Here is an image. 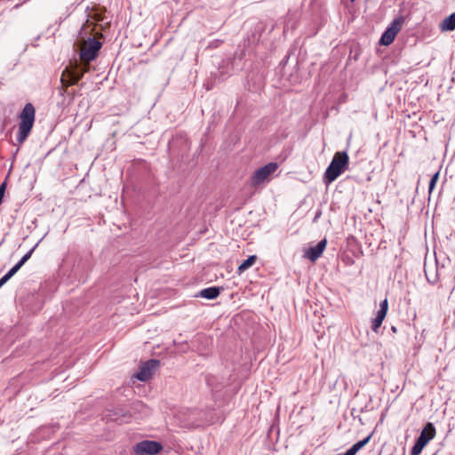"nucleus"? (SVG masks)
<instances>
[{
  "label": "nucleus",
  "instance_id": "7",
  "mask_svg": "<svg viewBox=\"0 0 455 455\" xmlns=\"http://www.w3.org/2000/svg\"><path fill=\"white\" fill-rule=\"evenodd\" d=\"M162 450V443L153 440L140 441L132 448V451L135 455H156Z\"/></svg>",
  "mask_w": 455,
  "mask_h": 455
},
{
  "label": "nucleus",
  "instance_id": "21",
  "mask_svg": "<svg viewBox=\"0 0 455 455\" xmlns=\"http://www.w3.org/2000/svg\"><path fill=\"white\" fill-rule=\"evenodd\" d=\"M37 244H36L31 250H29L23 257L16 263L19 267H21L31 257Z\"/></svg>",
  "mask_w": 455,
  "mask_h": 455
},
{
  "label": "nucleus",
  "instance_id": "10",
  "mask_svg": "<svg viewBox=\"0 0 455 455\" xmlns=\"http://www.w3.org/2000/svg\"><path fill=\"white\" fill-rule=\"evenodd\" d=\"M278 168L276 163H268L264 166L259 168L251 176V185L256 187L263 183L267 178L274 173Z\"/></svg>",
  "mask_w": 455,
  "mask_h": 455
},
{
  "label": "nucleus",
  "instance_id": "1",
  "mask_svg": "<svg viewBox=\"0 0 455 455\" xmlns=\"http://www.w3.org/2000/svg\"><path fill=\"white\" fill-rule=\"evenodd\" d=\"M36 119V108L32 103H27L19 115L18 133L16 140L21 145L29 136Z\"/></svg>",
  "mask_w": 455,
  "mask_h": 455
},
{
  "label": "nucleus",
  "instance_id": "28",
  "mask_svg": "<svg viewBox=\"0 0 455 455\" xmlns=\"http://www.w3.org/2000/svg\"><path fill=\"white\" fill-rule=\"evenodd\" d=\"M16 264L6 273L8 277H12L20 269Z\"/></svg>",
  "mask_w": 455,
  "mask_h": 455
},
{
  "label": "nucleus",
  "instance_id": "25",
  "mask_svg": "<svg viewBox=\"0 0 455 455\" xmlns=\"http://www.w3.org/2000/svg\"><path fill=\"white\" fill-rule=\"evenodd\" d=\"M37 244H36L31 250H29L23 257L16 263L19 267H21L31 257Z\"/></svg>",
  "mask_w": 455,
  "mask_h": 455
},
{
  "label": "nucleus",
  "instance_id": "18",
  "mask_svg": "<svg viewBox=\"0 0 455 455\" xmlns=\"http://www.w3.org/2000/svg\"><path fill=\"white\" fill-rule=\"evenodd\" d=\"M257 260L256 255L249 256L245 260H243L237 268V273L242 274L249 267H251Z\"/></svg>",
  "mask_w": 455,
  "mask_h": 455
},
{
  "label": "nucleus",
  "instance_id": "27",
  "mask_svg": "<svg viewBox=\"0 0 455 455\" xmlns=\"http://www.w3.org/2000/svg\"><path fill=\"white\" fill-rule=\"evenodd\" d=\"M383 321L378 319V318H373L372 321H371V330L375 332V333H378L379 332V330L382 324Z\"/></svg>",
  "mask_w": 455,
  "mask_h": 455
},
{
  "label": "nucleus",
  "instance_id": "12",
  "mask_svg": "<svg viewBox=\"0 0 455 455\" xmlns=\"http://www.w3.org/2000/svg\"><path fill=\"white\" fill-rule=\"evenodd\" d=\"M132 413V418H139L149 414V408L140 401H136L128 409Z\"/></svg>",
  "mask_w": 455,
  "mask_h": 455
},
{
  "label": "nucleus",
  "instance_id": "33",
  "mask_svg": "<svg viewBox=\"0 0 455 455\" xmlns=\"http://www.w3.org/2000/svg\"><path fill=\"white\" fill-rule=\"evenodd\" d=\"M322 215V211L321 210H317L315 214V217L313 219V222H316L317 220L321 217Z\"/></svg>",
  "mask_w": 455,
  "mask_h": 455
},
{
  "label": "nucleus",
  "instance_id": "30",
  "mask_svg": "<svg viewBox=\"0 0 455 455\" xmlns=\"http://www.w3.org/2000/svg\"><path fill=\"white\" fill-rule=\"evenodd\" d=\"M379 310L387 311L388 310V301L387 299L382 300L379 304Z\"/></svg>",
  "mask_w": 455,
  "mask_h": 455
},
{
  "label": "nucleus",
  "instance_id": "32",
  "mask_svg": "<svg viewBox=\"0 0 455 455\" xmlns=\"http://www.w3.org/2000/svg\"><path fill=\"white\" fill-rule=\"evenodd\" d=\"M11 277L7 276V274H5L4 276L0 278V288L10 279Z\"/></svg>",
  "mask_w": 455,
  "mask_h": 455
},
{
  "label": "nucleus",
  "instance_id": "6",
  "mask_svg": "<svg viewBox=\"0 0 455 455\" xmlns=\"http://www.w3.org/2000/svg\"><path fill=\"white\" fill-rule=\"evenodd\" d=\"M102 47V43L94 38L89 37L79 52L80 59L84 62H90L95 60L98 56L100 50Z\"/></svg>",
  "mask_w": 455,
  "mask_h": 455
},
{
  "label": "nucleus",
  "instance_id": "3",
  "mask_svg": "<svg viewBox=\"0 0 455 455\" xmlns=\"http://www.w3.org/2000/svg\"><path fill=\"white\" fill-rule=\"evenodd\" d=\"M435 433L434 424L431 422L427 423L411 448V455H419L428 442L435 436Z\"/></svg>",
  "mask_w": 455,
  "mask_h": 455
},
{
  "label": "nucleus",
  "instance_id": "36",
  "mask_svg": "<svg viewBox=\"0 0 455 455\" xmlns=\"http://www.w3.org/2000/svg\"><path fill=\"white\" fill-rule=\"evenodd\" d=\"M391 330L393 332H396V331H397L396 327H395V326H392Z\"/></svg>",
  "mask_w": 455,
  "mask_h": 455
},
{
  "label": "nucleus",
  "instance_id": "35",
  "mask_svg": "<svg viewBox=\"0 0 455 455\" xmlns=\"http://www.w3.org/2000/svg\"><path fill=\"white\" fill-rule=\"evenodd\" d=\"M206 381H207L208 385H211V378L210 377L206 378Z\"/></svg>",
  "mask_w": 455,
  "mask_h": 455
},
{
  "label": "nucleus",
  "instance_id": "13",
  "mask_svg": "<svg viewBox=\"0 0 455 455\" xmlns=\"http://www.w3.org/2000/svg\"><path fill=\"white\" fill-rule=\"evenodd\" d=\"M220 290L221 288L218 286L208 287L201 290L196 297H201L207 299H214L220 294Z\"/></svg>",
  "mask_w": 455,
  "mask_h": 455
},
{
  "label": "nucleus",
  "instance_id": "17",
  "mask_svg": "<svg viewBox=\"0 0 455 455\" xmlns=\"http://www.w3.org/2000/svg\"><path fill=\"white\" fill-rule=\"evenodd\" d=\"M371 435H369L363 440L358 441L355 444H353L347 451L350 453V455H355L359 450H361L363 447H364L371 440Z\"/></svg>",
  "mask_w": 455,
  "mask_h": 455
},
{
  "label": "nucleus",
  "instance_id": "11",
  "mask_svg": "<svg viewBox=\"0 0 455 455\" xmlns=\"http://www.w3.org/2000/svg\"><path fill=\"white\" fill-rule=\"evenodd\" d=\"M327 245V240L324 238L318 242L317 244L315 246H310L304 253V257L311 260L312 262H315L317 260L321 255L323 254V251L325 250Z\"/></svg>",
  "mask_w": 455,
  "mask_h": 455
},
{
  "label": "nucleus",
  "instance_id": "23",
  "mask_svg": "<svg viewBox=\"0 0 455 455\" xmlns=\"http://www.w3.org/2000/svg\"><path fill=\"white\" fill-rule=\"evenodd\" d=\"M37 244H36L31 250H29L23 257L16 263L19 267H21L31 257Z\"/></svg>",
  "mask_w": 455,
  "mask_h": 455
},
{
  "label": "nucleus",
  "instance_id": "19",
  "mask_svg": "<svg viewBox=\"0 0 455 455\" xmlns=\"http://www.w3.org/2000/svg\"><path fill=\"white\" fill-rule=\"evenodd\" d=\"M37 244H36L31 250H29L23 257L16 263L19 267H21L31 257Z\"/></svg>",
  "mask_w": 455,
  "mask_h": 455
},
{
  "label": "nucleus",
  "instance_id": "29",
  "mask_svg": "<svg viewBox=\"0 0 455 455\" xmlns=\"http://www.w3.org/2000/svg\"><path fill=\"white\" fill-rule=\"evenodd\" d=\"M16 264L6 273L8 277H12L20 269Z\"/></svg>",
  "mask_w": 455,
  "mask_h": 455
},
{
  "label": "nucleus",
  "instance_id": "16",
  "mask_svg": "<svg viewBox=\"0 0 455 455\" xmlns=\"http://www.w3.org/2000/svg\"><path fill=\"white\" fill-rule=\"evenodd\" d=\"M371 435H369L363 440L358 441L355 444H353L347 451L350 453V455H355L359 450H361L363 447H364L371 440Z\"/></svg>",
  "mask_w": 455,
  "mask_h": 455
},
{
  "label": "nucleus",
  "instance_id": "31",
  "mask_svg": "<svg viewBox=\"0 0 455 455\" xmlns=\"http://www.w3.org/2000/svg\"><path fill=\"white\" fill-rule=\"evenodd\" d=\"M387 311H384V310H378L377 312V315H376V318L381 320V321H384L386 315H387Z\"/></svg>",
  "mask_w": 455,
  "mask_h": 455
},
{
  "label": "nucleus",
  "instance_id": "8",
  "mask_svg": "<svg viewBox=\"0 0 455 455\" xmlns=\"http://www.w3.org/2000/svg\"><path fill=\"white\" fill-rule=\"evenodd\" d=\"M159 365L160 361L157 359H149L141 363L134 377L140 381H147L152 378Z\"/></svg>",
  "mask_w": 455,
  "mask_h": 455
},
{
  "label": "nucleus",
  "instance_id": "34",
  "mask_svg": "<svg viewBox=\"0 0 455 455\" xmlns=\"http://www.w3.org/2000/svg\"><path fill=\"white\" fill-rule=\"evenodd\" d=\"M5 188H6V181H4V182L0 185V193H1L2 195H4Z\"/></svg>",
  "mask_w": 455,
  "mask_h": 455
},
{
  "label": "nucleus",
  "instance_id": "2",
  "mask_svg": "<svg viewBox=\"0 0 455 455\" xmlns=\"http://www.w3.org/2000/svg\"><path fill=\"white\" fill-rule=\"evenodd\" d=\"M348 162L349 157L346 151L336 152L323 174L324 184L330 185L341 175L347 169Z\"/></svg>",
  "mask_w": 455,
  "mask_h": 455
},
{
  "label": "nucleus",
  "instance_id": "9",
  "mask_svg": "<svg viewBox=\"0 0 455 455\" xmlns=\"http://www.w3.org/2000/svg\"><path fill=\"white\" fill-rule=\"evenodd\" d=\"M403 23V19L402 17L394 20L382 34L379 44L386 46L391 44L401 30Z\"/></svg>",
  "mask_w": 455,
  "mask_h": 455
},
{
  "label": "nucleus",
  "instance_id": "14",
  "mask_svg": "<svg viewBox=\"0 0 455 455\" xmlns=\"http://www.w3.org/2000/svg\"><path fill=\"white\" fill-rule=\"evenodd\" d=\"M424 272L429 283L435 284L440 280L441 269L438 267L437 263H435V270L428 269L425 265Z\"/></svg>",
  "mask_w": 455,
  "mask_h": 455
},
{
  "label": "nucleus",
  "instance_id": "15",
  "mask_svg": "<svg viewBox=\"0 0 455 455\" xmlns=\"http://www.w3.org/2000/svg\"><path fill=\"white\" fill-rule=\"evenodd\" d=\"M442 31H453L455 30V12L446 17L440 24Z\"/></svg>",
  "mask_w": 455,
  "mask_h": 455
},
{
  "label": "nucleus",
  "instance_id": "24",
  "mask_svg": "<svg viewBox=\"0 0 455 455\" xmlns=\"http://www.w3.org/2000/svg\"><path fill=\"white\" fill-rule=\"evenodd\" d=\"M37 244H36L31 250H29L23 257L16 263L19 267H21L31 257Z\"/></svg>",
  "mask_w": 455,
  "mask_h": 455
},
{
  "label": "nucleus",
  "instance_id": "37",
  "mask_svg": "<svg viewBox=\"0 0 455 455\" xmlns=\"http://www.w3.org/2000/svg\"><path fill=\"white\" fill-rule=\"evenodd\" d=\"M366 408H367L366 406H365L364 408H362V409L360 410V411H361V412H364V411H367V409H366Z\"/></svg>",
  "mask_w": 455,
  "mask_h": 455
},
{
  "label": "nucleus",
  "instance_id": "20",
  "mask_svg": "<svg viewBox=\"0 0 455 455\" xmlns=\"http://www.w3.org/2000/svg\"><path fill=\"white\" fill-rule=\"evenodd\" d=\"M37 244H36L31 250H29L23 257L16 263L19 267H21L31 257Z\"/></svg>",
  "mask_w": 455,
  "mask_h": 455
},
{
  "label": "nucleus",
  "instance_id": "22",
  "mask_svg": "<svg viewBox=\"0 0 455 455\" xmlns=\"http://www.w3.org/2000/svg\"><path fill=\"white\" fill-rule=\"evenodd\" d=\"M37 244H36L31 250H29L23 257L16 263L19 267H21L31 257Z\"/></svg>",
  "mask_w": 455,
  "mask_h": 455
},
{
  "label": "nucleus",
  "instance_id": "5",
  "mask_svg": "<svg viewBox=\"0 0 455 455\" xmlns=\"http://www.w3.org/2000/svg\"><path fill=\"white\" fill-rule=\"evenodd\" d=\"M132 419V413L124 406H115L108 409L103 416L106 421H113L117 424L128 423Z\"/></svg>",
  "mask_w": 455,
  "mask_h": 455
},
{
  "label": "nucleus",
  "instance_id": "4",
  "mask_svg": "<svg viewBox=\"0 0 455 455\" xmlns=\"http://www.w3.org/2000/svg\"><path fill=\"white\" fill-rule=\"evenodd\" d=\"M88 71L87 67H81L78 64L70 65L65 68L61 76L63 85L69 86L77 84Z\"/></svg>",
  "mask_w": 455,
  "mask_h": 455
},
{
  "label": "nucleus",
  "instance_id": "26",
  "mask_svg": "<svg viewBox=\"0 0 455 455\" xmlns=\"http://www.w3.org/2000/svg\"><path fill=\"white\" fill-rule=\"evenodd\" d=\"M439 179V172H435L430 179L429 184H428V191L431 193L433 189L435 188L436 182Z\"/></svg>",
  "mask_w": 455,
  "mask_h": 455
}]
</instances>
